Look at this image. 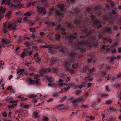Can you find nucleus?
Wrapping results in <instances>:
<instances>
[{"mask_svg": "<svg viewBox=\"0 0 121 121\" xmlns=\"http://www.w3.org/2000/svg\"><path fill=\"white\" fill-rule=\"evenodd\" d=\"M114 30H117L118 29V27L117 26L114 25L113 27Z\"/></svg>", "mask_w": 121, "mask_h": 121, "instance_id": "nucleus-43", "label": "nucleus"}, {"mask_svg": "<svg viewBox=\"0 0 121 121\" xmlns=\"http://www.w3.org/2000/svg\"><path fill=\"white\" fill-rule=\"evenodd\" d=\"M29 30L30 32H35L36 29L35 28H32L30 29Z\"/></svg>", "mask_w": 121, "mask_h": 121, "instance_id": "nucleus-26", "label": "nucleus"}, {"mask_svg": "<svg viewBox=\"0 0 121 121\" xmlns=\"http://www.w3.org/2000/svg\"><path fill=\"white\" fill-rule=\"evenodd\" d=\"M87 118H89L91 120H94L95 119V117H93L92 116L88 117H87Z\"/></svg>", "mask_w": 121, "mask_h": 121, "instance_id": "nucleus-24", "label": "nucleus"}, {"mask_svg": "<svg viewBox=\"0 0 121 121\" xmlns=\"http://www.w3.org/2000/svg\"><path fill=\"white\" fill-rule=\"evenodd\" d=\"M101 75L102 76H103V75H106V73L104 72H102L101 73Z\"/></svg>", "mask_w": 121, "mask_h": 121, "instance_id": "nucleus-60", "label": "nucleus"}, {"mask_svg": "<svg viewBox=\"0 0 121 121\" xmlns=\"http://www.w3.org/2000/svg\"><path fill=\"white\" fill-rule=\"evenodd\" d=\"M17 23V21H15L13 22H9L8 24L7 28L10 30H13V32L15 30H16L17 28L16 27L17 26V25L16 24Z\"/></svg>", "mask_w": 121, "mask_h": 121, "instance_id": "nucleus-1", "label": "nucleus"}, {"mask_svg": "<svg viewBox=\"0 0 121 121\" xmlns=\"http://www.w3.org/2000/svg\"><path fill=\"white\" fill-rule=\"evenodd\" d=\"M36 42L38 43H41L43 42V40L41 39H38Z\"/></svg>", "mask_w": 121, "mask_h": 121, "instance_id": "nucleus-34", "label": "nucleus"}, {"mask_svg": "<svg viewBox=\"0 0 121 121\" xmlns=\"http://www.w3.org/2000/svg\"><path fill=\"white\" fill-rule=\"evenodd\" d=\"M22 6V5L20 4H19L15 6V7L14 8V9H18L21 8Z\"/></svg>", "mask_w": 121, "mask_h": 121, "instance_id": "nucleus-15", "label": "nucleus"}, {"mask_svg": "<svg viewBox=\"0 0 121 121\" xmlns=\"http://www.w3.org/2000/svg\"><path fill=\"white\" fill-rule=\"evenodd\" d=\"M56 13L57 15H62V13L60 12H59L58 10H57L56 11Z\"/></svg>", "mask_w": 121, "mask_h": 121, "instance_id": "nucleus-38", "label": "nucleus"}, {"mask_svg": "<svg viewBox=\"0 0 121 121\" xmlns=\"http://www.w3.org/2000/svg\"><path fill=\"white\" fill-rule=\"evenodd\" d=\"M40 76L38 74H36L34 76V78L35 79V82L37 86H39L41 85V83L39 81V80L38 79V78Z\"/></svg>", "mask_w": 121, "mask_h": 121, "instance_id": "nucleus-4", "label": "nucleus"}, {"mask_svg": "<svg viewBox=\"0 0 121 121\" xmlns=\"http://www.w3.org/2000/svg\"><path fill=\"white\" fill-rule=\"evenodd\" d=\"M108 95L106 94H102L101 95V96L102 97H104L105 96H108Z\"/></svg>", "mask_w": 121, "mask_h": 121, "instance_id": "nucleus-56", "label": "nucleus"}, {"mask_svg": "<svg viewBox=\"0 0 121 121\" xmlns=\"http://www.w3.org/2000/svg\"><path fill=\"white\" fill-rule=\"evenodd\" d=\"M33 115L35 116V118L39 117V116L38 115V113L37 112H34L33 113Z\"/></svg>", "mask_w": 121, "mask_h": 121, "instance_id": "nucleus-16", "label": "nucleus"}, {"mask_svg": "<svg viewBox=\"0 0 121 121\" xmlns=\"http://www.w3.org/2000/svg\"><path fill=\"white\" fill-rule=\"evenodd\" d=\"M67 98V96L66 95H65L64 97L63 98H62L60 101V102H62L64 101Z\"/></svg>", "mask_w": 121, "mask_h": 121, "instance_id": "nucleus-21", "label": "nucleus"}, {"mask_svg": "<svg viewBox=\"0 0 121 121\" xmlns=\"http://www.w3.org/2000/svg\"><path fill=\"white\" fill-rule=\"evenodd\" d=\"M23 19L24 21H27L28 19V17H24L23 18Z\"/></svg>", "mask_w": 121, "mask_h": 121, "instance_id": "nucleus-58", "label": "nucleus"}, {"mask_svg": "<svg viewBox=\"0 0 121 121\" xmlns=\"http://www.w3.org/2000/svg\"><path fill=\"white\" fill-rule=\"evenodd\" d=\"M81 107L82 108H88V106L87 105L82 104L81 106Z\"/></svg>", "mask_w": 121, "mask_h": 121, "instance_id": "nucleus-35", "label": "nucleus"}, {"mask_svg": "<svg viewBox=\"0 0 121 121\" xmlns=\"http://www.w3.org/2000/svg\"><path fill=\"white\" fill-rule=\"evenodd\" d=\"M55 62V61L54 60H52L50 61V63H51V65H52Z\"/></svg>", "mask_w": 121, "mask_h": 121, "instance_id": "nucleus-51", "label": "nucleus"}, {"mask_svg": "<svg viewBox=\"0 0 121 121\" xmlns=\"http://www.w3.org/2000/svg\"><path fill=\"white\" fill-rule=\"evenodd\" d=\"M102 23V22L99 20H96L93 23V24L94 25H99L97 27V28L99 29L101 28L102 26V25L100 24Z\"/></svg>", "mask_w": 121, "mask_h": 121, "instance_id": "nucleus-6", "label": "nucleus"}, {"mask_svg": "<svg viewBox=\"0 0 121 121\" xmlns=\"http://www.w3.org/2000/svg\"><path fill=\"white\" fill-rule=\"evenodd\" d=\"M83 99L80 97L78 98L77 99H74L72 102H71L72 104H73V105L76 107H78V106L76 104L77 103L80 102L82 101Z\"/></svg>", "mask_w": 121, "mask_h": 121, "instance_id": "nucleus-2", "label": "nucleus"}, {"mask_svg": "<svg viewBox=\"0 0 121 121\" xmlns=\"http://www.w3.org/2000/svg\"><path fill=\"white\" fill-rule=\"evenodd\" d=\"M48 50L49 51H51L52 50V49L54 48L53 46H51L50 45H48Z\"/></svg>", "mask_w": 121, "mask_h": 121, "instance_id": "nucleus-23", "label": "nucleus"}, {"mask_svg": "<svg viewBox=\"0 0 121 121\" xmlns=\"http://www.w3.org/2000/svg\"><path fill=\"white\" fill-rule=\"evenodd\" d=\"M87 69V67L86 66L85 68H84L82 71L84 73H85L86 72Z\"/></svg>", "mask_w": 121, "mask_h": 121, "instance_id": "nucleus-46", "label": "nucleus"}, {"mask_svg": "<svg viewBox=\"0 0 121 121\" xmlns=\"http://www.w3.org/2000/svg\"><path fill=\"white\" fill-rule=\"evenodd\" d=\"M49 119L48 117H43V121H48Z\"/></svg>", "mask_w": 121, "mask_h": 121, "instance_id": "nucleus-36", "label": "nucleus"}, {"mask_svg": "<svg viewBox=\"0 0 121 121\" xmlns=\"http://www.w3.org/2000/svg\"><path fill=\"white\" fill-rule=\"evenodd\" d=\"M24 15L25 16H31V15L30 13L28 12H27L26 13H24Z\"/></svg>", "mask_w": 121, "mask_h": 121, "instance_id": "nucleus-44", "label": "nucleus"}, {"mask_svg": "<svg viewBox=\"0 0 121 121\" xmlns=\"http://www.w3.org/2000/svg\"><path fill=\"white\" fill-rule=\"evenodd\" d=\"M25 56H26V53L25 52H24V51H23V52L21 54V57L22 58H24V57Z\"/></svg>", "mask_w": 121, "mask_h": 121, "instance_id": "nucleus-31", "label": "nucleus"}, {"mask_svg": "<svg viewBox=\"0 0 121 121\" xmlns=\"http://www.w3.org/2000/svg\"><path fill=\"white\" fill-rule=\"evenodd\" d=\"M96 9L95 12L96 13H97L98 15H100L101 14V12L100 11H99V10L97 8H95Z\"/></svg>", "mask_w": 121, "mask_h": 121, "instance_id": "nucleus-28", "label": "nucleus"}, {"mask_svg": "<svg viewBox=\"0 0 121 121\" xmlns=\"http://www.w3.org/2000/svg\"><path fill=\"white\" fill-rule=\"evenodd\" d=\"M6 27H4L3 29V30L4 31V33H6L7 31L6 30Z\"/></svg>", "mask_w": 121, "mask_h": 121, "instance_id": "nucleus-63", "label": "nucleus"}, {"mask_svg": "<svg viewBox=\"0 0 121 121\" xmlns=\"http://www.w3.org/2000/svg\"><path fill=\"white\" fill-rule=\"evenodd\" d=\"M57 109L59 110H61L62 109H64V107H57Z\"/></svg>", "mask_w": 121, "mask_h": 121, "instance_id": "nucleus-55", "label": "nucleus"}, {"mask_svg": "<svg viewBox=\"0 0 121 121\" xmlns=\"http://www.w3.org/2000/svg\"><path fill=\"white\" fill-rule=\"evenodd\" d=\"M81 91L80 90H78L75 93L77 95H78L79 94H80L81 92Z\"/></svg>", "mask_w": 121, "mask_h": 121, "instance_id": "nucleus-39", "label": "nucleus"}, {"mask_svg": "<svg viewBox=\"0 0 121 121\" xmlns=\"http://www.w3.org/2000/svg\"><path fill=\"white\" fill-rule=\"evenodd\" d=\"M61 25L60 24L57 25L56 27V29L58 30H59L60 28Z\"/></svg>", "mask_w": 121, "mask_h": 121, "instance_id": "nucleus-30", "label": "nucleus"}, {"mask_svg": "<svg viewBox=\"0 0 121 121\" xmlns=\"http://www.w3.org/2000/svg\"><path fill=\"white\" fill-rule=\"evenodd\" d=\"M68 63H65L64 65L66 69V71H69L70 70L69 69V67L67 66Z\"/></svg>", "mask_w": 121, "mask_h": 121, "instance_id": "nucleus-13", "label": "nucleus"}, {"mask_svg": "<svg viewBox=\"0 0 121 121\" xmlns=\"http://www.w3.org/2000/svg\"><path fill=\"white\" fill-rule=\"evenodd\" d=\"M36 58L37 60V61H36V62L39 63L40 61L41 60V59L39 57H37Z\"/></svg>", "mask_w": 121, "mask_h": 121, "instance_id": "nucleus-42", "label": "nucleus"}, {"mask_svg": "<svg viewBox=\"0 0 121 121\" xmlns=\"http://www.w3.org/2000/svg\"><path fill=\"white\" fill-rule=\"evenodd\" d=\"M22 19L20 18L18 19L16 21H17V23L18 22L19 23H21L22 22Z\"/></svg>", "mask_w": 121, "mask_h": 121, "instance_id": "nucleus-41", "label": "nucleus"}, {"mask_svg": "<svg viewBox=\"0 0 121 121\" xmlns=\"http://www.w3.org/2000/svg\"><path fill=\"white\" fill-rule=\"evenodd\" d=\"M26 21L27 23H31L33 22L32 20L29 19H28Z\"/></svg>", "mask_w": 121, "mask_h": 121, "instance_id": "nucleus-47", "label": "nucleus"}, {"mask_svg": "<svg viewBox=\"0 0 121 121\" xmlns=\"http://www.w3.org/2000/svg\"><path fill=\"white\" fill-rule=\"evenodd\" d=\"M41 48H48V45L47 46H45V45H43V46H40Z\"/></svg>", "mask_w": 121, "mask_h": 121, "instance_id": "nucleus-62", "label": "nucleus"}, {"mask_svg": "<svg viewBox=\"0 0 121 121\" xmlns=\"http://www.w3.org/2000/svg\"><path fill=\"white\" fill-rule=\"evenodd\" d=\"M53 100V98H51V99H48V100H46V101L48 102L49 103L50 102L52 101Z\"/></svg>", "mask_w": 121, "mask_h": 121, "instance_id": "nucleus-52", "label": "nucleus"}, {"mask_svg": "<svg viewBox=\"0 0 121 121\" xmlns=\"http://www.w3.org/2000/svg\"><path fill=\"white\" fill-rule=\"evenodd\" d=\"M12 11H11L7 13V16H10L12 14Z\"/></svg>", "mask_w": 121, "mask_h": 121, "instance_id": "nucleus-37", "label": "nucleus"}, {"mask_svg": "<svg viewBox=\"0 0 121 121\" xmlns=\"http://www.w3.org/2000/svg\"><path fill=\"white\" fill-rule=\"evenodd\" d=\"M51 69H45L43 71V72L44 73H46L48 72H51Z\"/></svg>", "mask_w": 121, "mask_h": 121, "instance_id": "nucleus-17", "label": "nucleus"}, {"mask_svg": "<svg viewBox=\"0 0 121 121\" xmlns=\"http://www.w3.org/2000/svg\"><path fill=\"white\" fill-rule=\"evenodd\" d=\"M1 41L2 42L4 43V44H6L7 43V41L4 39H2Z\"/></svg>", "mask_w": 121, "mask_h": 121, "instance_id": "nucleus-32", "label": "nucleus"}, {"mask_svg": "<svg viewBox=\"0 0 121 121\" xmlns=\"http://www.w3.org/2000/svg\"><path fill=\"white\" fill-rule=\"evenodd\" d=\"M17 73H19V74L22 75V74L23 73L21 71V69H19L17 70Z\"/></svg>", "mask_w": 121, "mask_h": 121, "instance_id": "nucleus-33", "label": "nucleus"}, {"mask_svg": "<svg viewBox=\"0 0 121 121\" xmlns=\"http://www.w3.org/2000/svg\"><path fill=\"white\" fill-rule=\"evenodd\" d=\"M57 7L58 8H60V10L61 11H62L63 9L65 7L62 4H59L57 5Z\"/></svg>", "mask_w": 121, "mask_h": 121, "instance_id": "nucleus-12", "label": "nucleus"}, {"mask_svg": "<svg viewBox=\"0 0 121 121\" xmlns=\"http://www.w3.org/2000/svg\"><path fill=\"white\" fill-rule=\"evenodd\" d=\"M78 49H80V51L81 52H85L86 51V50L83 48H78Z\"/></svg>", "mask_w": 121, "mask_h": 121, "instance_id": "nucleus-40", "label": "nucleus"}, {"mask_svg": "<svg viewBox=\"0 0 121 121\" xmlns=\"http://www.w3.org/2000/svg\"><path fill=\"white\" fill-rule=\"evenodd\" d=\"M106 90L108 91L109 92L110 91V90L109 89L108 87V86H107L106 87Z\"/></svg>", "mask_w": 121, "mask_h": 121, "instance_id": "nucleus-57", "label": "nucleus"}, {"mask_svg": "<svg viewBox=\"0 0 121 121\" xmlns=\"http://www.w3.org/2000/svg\"><path fill=\"white\" fill-rule=\"evenodd\" d=\"M90 44V43L86 41L84 42L82 41H80L78 42V46H80L81 47H82L83 45H89Z\"/></svg>", "mask_w": 121, "mask_h": 121, "instance_id": "nucleus-5", "label": "nucleus"}, {"mask_svg": "<svg viewBox=\"0 0 121 121\" xmlns=\"http://www.w3.org/2000/svg\"><path fill=\"white\" fill-rule=\"evenodd\" d=\"M76 38V37L75 36H73V35H71L70 37L69 38V40H70L72 38H73V39H75ZM71 41H69L70 42H71Z\"/></svg>", "mask_w": 121, "mask_h": 121, "instance_id": "nucleus-29", "label": "nucleus"}, {"mask_svg": "<svg viewBox=\"0 0 121 121\" xmlns=\"http://www.w3.org/2000/svg\"><path fill=\"white\" fill-rule=\"evenodd\" d=\"M96 71V70L94 68H93L92 69H90L89 71V73H93V72H94Z\"/></svg>", "mask_w": 121, "mask_h": 121, "instance_id": "nucleus-18", "label": "nucleus"}, {"mask_svg": "<svg viewBox=\"0 0 121 121\" xmlns=\"http://www.w3.org/2000/svg\"><path fill=\"white\" fill-rule=\"evenodd\" d=\"M45 10V8L42 7H40L39 6L37 7V11L38 12L42 13L43 11Z\"/></svg>", "mask_w": 121, "mask_h": 121, "instance_id": "nucleus-7", "label": "nucleus"}, {"mask_svg": "<svg viewBox=\"0 0 121 121\" xmlns=\"http://www.w3.org/2000/svg\"><path fill=\"white\" fill-rule=\"evenodd\" d=\"M7 5L9 6L11 4L10 1V0L7 1L6 4Z\"/></svg>", "mask_w": 121, "mask_h": 121, "instance_id": "nucleus-50", "label": "nucleus"}, {"mask_svg": "<svg viewBox=\"0 0 121 121\" xmlns=\"http://www.w3.org/2000/svg\"><path fill=\"white\" fill-rule=\"evenodd\" d=\"M59 85L61 86H63L65 84V83H64V80L62 79H60L59 80Z\"/></svg>", "mask_w": 121, "mask_h": 121, "instance_id": "nucleus-9", "label": "nucleus"}, {"mask_svg": "<svg viewBox=\"0 0 121 121\" xmlns=\"http://www.w3.org/2000/svg\"><path fill=\"white\" fill-rule=\"evenodd\" d=\"M6 9V8H4L3 9L2 6L0 7V20L2 18L4 15V13H5V10Z\"/></svg>", "mask_w": 121, "mask_h": 121, "instance_id": "nucleus-3", "label": "nucleus"}, {"mask_svg": "<svg viewBox=\"0 0 121 121\" xmlns=\"http://www.w3.org/2000/svg\"><path fill=\"white\" fill-rule=\"evenodd\" d=\"M111 51L112 53H114L116 52V50L114 48H113L112 50H111Z\"/></svg>", "mask_w": 121, "mask_h": 121, "instance_id": "nucleus-48", "label": "nucleus"}, {"mask_svg": "<svg viewBox=\"0 0 121 121\" xmlns=\"http://www.w3.org/2000/svg\"><path fill=\"white\" fill-rule=\"evenodd\" d=\"M53 96L54 97L58 96H59L58 93H55L54 94Z\"/></svg>", "mask_w": 121, "mask_h": 121, "instance_id": "nucleus-49", "label": "nucleus"}, {"mask_svg": "<svg viewBox=\"0 0 121 121\" xmlns=\"http://www.w3.org/2000/svg\"><path fill=\"white\" fill-rule=\"evenodd\" d=\"M60 37V36L58 34L56 35L55 38L56 39H59Z\"/></svg>", "mask_w": 121, "mask_h": 121, "instance_id": "nucleus-27", "label": "nucleus"}, {"mask_svg": "<svg viewBox=\"0 0 121 121\" xmlns=\"http://www.w3.org/2000/svg\"><path fill=\"white\" fill-rule=\"evenodd\" d=\"M104 31L105 32H108L109 34H111L112 31L110 28H104Z\"/></svg>", "mask_w": 121, "mask_h": 121, "instance_id": "nucleus-10", "label": "nucleus"}, {"mask_svg": "<svg viewBox=\"0 0 121 121\" xmlns=\"http://www.w3.org/2000/svg\"><path fill=\"white\" fill-rule=\"evenodd\" d=\"M24 44L27 46H29V43L28 42H27L25 43Z\"/></svg>", "mask_w": 121, "mask_h": 121, "instance_id": "nucleus-64", "label": "nucleus"}, {"mask_svg": "<svg viewBox=\"0 0 121 121\" xmlns=\"http://www.w3.org/2000/svg\"><path fill=\"white\" fill-rule=\"evenodd\" d=\"M17 105V104L16 103L14 104L11 105L10 106L8 105L7 107H8L9 108H13L14 107V106H16Z\"/></svg>", "mask_w": 121, "mask_h": 121, "instance_id": "nucleus-19", "label": "nucleus"}, {"mask_svg": "<svg viewBox=\"0 0 121 121\" xmlns=\"http://www.w3.org/2000/svg\"><path fill=\"white\" fill-rule=\"evenodd\" d=\"M88 31V30L87 29H85L84 30L83 32L86 33V34L88 36H90L91 33H92V31H90L88 33H87Z\"/></svg>", "mask_w": 121, "mask_h": 121, "instance_id": "nucleus-11", "label": "nucleus"}, {"mask_svg": "<svg viewBox=\"0 0 121 121\" xmlns=\"http://www.w3.org/2000/svg\"><path fill=\"white\" fill-rule=\"evenodd\" d=\"M28 82L30 85H33L35 84V80H32L31 78H29L28 79Z\"/></svg>", "mask_w": 121, "mask_h": 121, "instance_id": "nucleus-8", "label": "nucleus"}, {"mask_svg": "<svg viewBox=\"0 0 121 121\" xmlns=\"http://www.w3.org/2000/svg\"><path fill=\"white\" fill-rule=\"evenodd\" d=\"M70 88V87L69 86H68L67 88H64L65 90V91H67Z\"/></svg>", "mask_w": 121, "mask_h": 121, "instance_id": "nucleus-59", "label": "nucleus"}, {"mask_svg": "<svg viewBox=\"0 0 121 121\" xmlns=\"http://www.w3.org/2000/svg\"><path fill=\"white\" fill-rule=\"evenodd\" d=\"M69 71L72 74L74 73V71L73 69H70Z\"/></svg>", "mask_w": 121, "mask_h": 121, "instance_id": "nucleus-61", "label": "nucleus"}, {"mask_svg": "<svg viewBox=\"0 0 121 121\" xmlns=\"http://www.w3.org/2000/svg\"><path fill=\"white\" fill-rule=\"evenodd\" d=\"M36 96L34 95H31L29 96L28 97L30 98H34L36 97Z\"/></svg>", "mask_w": 121, "mask_h": 121, "instance_id": "nucleus-22", "label": "nucleus"}, {"mask_svg": "<svg viewBox=\"0 0 121 121\" xmlns=\"http://www.w3.org/2000/svg\"><path fill=\"white\" fill-rule=\"evenodd\" d=\"M4 117H6L7 116V114L6 112H4L2 113Z\"/></svg>", "mask_w": 121, "mask_h": 121, "instance_id": "nucleus-53", "label": "nucleus"}, {"mask_svg": "<svg viewBox=\"0 0 121 121\" xmlns=\"http://www.w3.org/2000/svg\"><path fill=\"white\" fill-rule=\"evenodd\" d=\"M117 57L116 56L114 57H112L110 59V61L111 62H113L114 61V59H116Z\"/></svg>", "mask_w": 121, "mask_h": 121, "instance_id": "nucleus-20", "label": "nucleus"}, {"mask_svg": "<svg viewBox=\"0 0 121 121\" xmlns=\"http://www.w3.org/2000/svg\"><path fill=\"white\" fill-rule=\"evenodd\" d=\"M12 88V86H9L7 88V90H11Z\"/></svg>", "mask_w": 121, "mask_h": 121, "instance_id": "nucleus-54", "label": "nucleus"}, {"mask_svg": "<svg viewBox=\"0 0 121 121\" xmlns=\"http://www.w3.org/2000/svg\"><path fill=\"white\" fill-rule=\"evenodd\" d=\"M47 79L49 82H52L54 81V80L52 78V77L47 78Z\"/></svg>", "mask_w": 121, "mask_h": 121, "instance_id": "nucleus-14", "label": "nucleus"}, {"mask_svg": "<svg viewBox=\"0 0 121 121\" xmlns=\"http://www.w3.org/2000/svg\"><path fill=\"white\" fill-rule=\"evenodd\" d=\"M112 101L110 100L107 101L105 103V104H110L111 103Z\"/></svg>", "mask_w": 121, "mask_h": 121, "instance_id": "nucleus-45", "label": "nucleus"}, {"mask_svg": "<svg viewBox=\"0 0 121 121\" xmlns=\"http://www.w3.org/2000/svg\"><path fill=\"white\" fill-rule=\"evenodd\" d=\"M74 22L75 24H78L80 23V21L78 19H76L74 20Z\"/></svg>", "mask_w": 121, "mask_h": 121, "instance_id": "nucleus-25", "label": "nucleus"}]
</instances>
